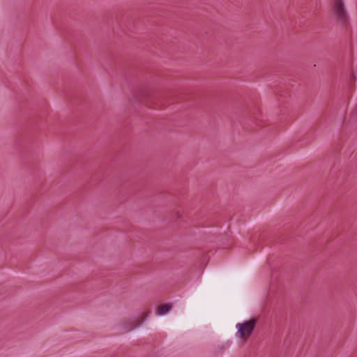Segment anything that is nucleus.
Segmentation results:
<instances>
[{
	"mask_svg": "<svg viewBox=\"0 0 357 357\" xmlns=\"http://www.w3.org/2000/svg\"><path fill=\"white\" fill-rule=\"evenodd\" d=\"M256 323V319L251 318L250 320L244 321L243 323L237 324V337L240 339L248 340L255 328Z\"/></svg>",
	"mask_w": 357,
	"mask_h": 357,
	"instance_id": "f257e3e1",
	"label": "nucleus"
},
{
	"mask_svg": "<svg viewBox=\"0 0 357 357\" xmlns=\"http://www.w3.org/2000/svg\"><path fill=\"white\" fill-rule=\"evenodd\" d=\"M172 305L170 303L160 305L157 310L158 314H164L170 310Z\"/></svg>",
	"mask_w": 357,
	"mask_h": 357,
	"instance_id": "7ed1b4c3",
	"label": "nucleus"
},
{
	"mask_svg": "<svg viewBox=\"0 0 357 357\" xmlns=\"http://www.w3.org/2000/svg\"><path fill=\"white\" fill-rule=\"evenodd\" d=\"M333 10L337 21L343 25H347L349 21L348 14L342 0H333Z\"/></svg>",
	"mask_w": 357,
	"mask_h": 357,
	"instance_id": "f03ea898",
	"label": "nucleus"
}]
</instances>
